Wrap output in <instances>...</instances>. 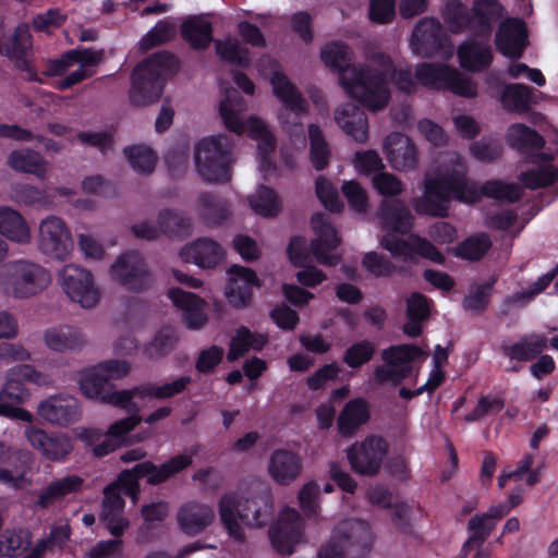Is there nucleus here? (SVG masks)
Segmentation results:
<instances>
[{
  "instance_id": "nucleus-1",
  "label": "nucleus",
  "mask_w": 558,
  "mask_h": 558,
  "mask_svg": "<svg viewBox=\"0 0 558 558\" xmlns=\"http://www.w3.org/2000/svg\"><path fill=\"white\" fill-rule=\"evenodd\" d=\"M323 62L338 72L339 84L345 94L369 110L387 106L390 93L389 82L395 77L397 86L411 92L415 82L409 70L393 71L389 57L378 53L365 65L351 63L352 51L342 43H330L320 52Z\"/></svg>"
},
{
  "instance_id": "nucleus-2",
  "label": "nucleus",
  "mask_w": 558,
  "mask_h": 558,
  "mask_svg": "<svg viewBox=\"0 0 558 558\" xmlns=\"http://www.w3.org/2000/svg\"><path fill=\"white\" fill-rule=\"evenodd\" d=\"M438 166L425 173L423 196L415 203L417 213L445 216L451 199L473 204L482 195L500 201L513 202L521 195L515 184L488 181L481 189L465 179L466 163L456 151L445 153L438 158Z\"/></svg>"
},
{
  "instance_id": "nucleus-3",
  "label": "nucleus",
  "mask_w": 558,
  "mask_h": 558,
  "mask_svg": "<svg viewBox=\"0 0 558 558\" xmlns=\"http://www.w3.org/2000/svg\"><path fill=\"white\" fill-rule=\"evenodd\" d=\"M444 22L452 33L470 28L478 38L469 39L458 49L462 68L480 71L493 60L489 35L493 25L501 17L502 7L496 0H476L469 14L459 0H445L441 8Z\"/></svg>"
},
{
  "instance_id": "nucleus-4",
  "label": "nucleus",
  "mask_w": 558,
  "mask_h": 558,
  "mask_svg": "<svg viewBox=\"0 0 558 558\" xmlns=\"http://www.w3.org/2000/svg\"><path fill=\"white\" fill-rule=\"evenodd\" d=\"M379 219L385 231L380 244L393 257L411 260L415 256H421L434 263H444V255L428 240L415 234L403 238L411 229L412 215L401 201H383Z\"/></svg>"
},
{
  "instance_id": "nucleus-5",
  "label": "nucleus",
  "mask_w": 558,
  "mask_h": 558,
  "mask_svg": "<svg viewBox=\"0 0 558 558\" xmlns=\"http://www.w3.org/2000/svg\"><path fill=\"white\" fill-rule=\"evenodd\" d=\"M247 104L234 89H225V97L220 100L219 114L227 130L238 135L247 133L257 143L256 158L258 170L267 179L275 172L271 154L276 148V137L269 125L256 116L244 119Z\"/></svg>"
},
{
  "instance_id": "nucleus-6",
  "label": "nucleus",
  "mask_w": 558,
  "mask_h": 558,
  "mask_svg": "<svg viewBox=\"0 0 558 558\" xmlns=\"http://www.w3.org/2000/svg\"><path fill=\"white\" fill-rule=\"evenodd\" d=\"M258 71L268 77L274 96L281 102L277 119L282 131L294 149H303L306 141L302 116L307 112V101L272 58L263 57L258 62Z\"/></svg>"
},
{
  "instance_id": "nucleus-7",
  "label": "nucleus",
  "mask_w": 558,
  "mask_h": 558,
  "mask_svg": "<svg viewBox=\"0 0 558 558\" xmlns=\"http://www.w3.org/2000/svg\"><path fill=\"white\" fill-rule=\"evenodd\" d=\"M218 510L228 535L236 542H242L245 537L242 524L251 527L266 524L274 511V499L269 492H227L218 501Z\"/></svg>"
},
{
  "instance_id": "nucleus-8",
  "label": "nucleus",
  "mask_w": 558,
  "mask_h": 558,
  "mask_svg": "<svg viewBox=\"0 0 558 558\" xmlns=\"http://www.w3.org/2000/svg\"><path fill=\"white\" fill-rule=\"evenodd\" d=\"M131 364L125 360H107L97 365L84 368L80 376L82 393L93 400L113 404L128 411L137 410L136 388L130 390H113L108 383L128 376Z\"/></svg>"
},
{
  "instance_id": "nucleus-9",
  "label": "nucleus",
  "mask_w": 558,
  "mask_h": 558,
  "mask_svg": "<svg viewBox=\"0 0 558 558\" xmlns=\"http://www.w3.org/2000/svg\"><path fill=\"white\" fill-rule=\"evenodd\" d=\"M49 269L28 258L12 259L0 265V294L14 300H28L51 284Z\"/></svg>"
},
{
  "instance_id": "nucleus-10",
  "label": "nucleus",
  "mask_w": 558,
  "mask_h": 558,
  "mask_svg": "<svg viewBox=\"0 0 558 558\" xmlns=\"http://www.w3.org/2000/svg\"><path fill=\"white\" fill-rule=\"evenodd\" d=\"M233 161V142L226 134L204 136L194 145L195 169L205 181H228Z\"/></svg>"
},
{
  "instance_id": "nucleus-11",
  "label": "nucleus",
  "mask_w": 558,
  "mask_h": 558,
  "mask_svg": "<svg viewBox=\"0 0 558 558\" xmlns=\"http://www.w3.org/2000/svg\"><path fill=\"white\" fill-rule=\"evenodd\" d=\"M178 64L173 56L162 52L153 56L132 74L130 100L136 106H147L159 99L165 77L175 71Z\"/></svg>"
},
{
  "instance_id": "nucleus-12",
  "label": "nucleus",
  "mask_w": 558,
  "mask_h": 558,
  "mask_svg": "<svg viewBox=\"0 0 558 558\" xmlns=\"http://www.w3.org/2000/svg\"><path fill=\"white\" fill-rule=\"evenodd\" d=\"M195 453L196 449L186 450L172 457L161 465H155L149 461L136 464L132 470L123 471L118 481L112 485H116L117 492L131 496L135 501L138 490V478L146 477L150 484L166 482L189 468L193 462Z\"/></svg>"
},
{
  "instance_id": "nucleus-13",
  "label": "nucleus",
  "mask_w": 558,
  "mask_h": 558,
  "mask_svg": "<svg viewBox=\"0 0 558 558\" xmlns=\"http://www.w3.org/2000/svg\"><path fill=\"white\" fill-rule=\"evenodd\" d=\"M124 501L116 485H110L105 490L100 519L114 536L113 539L100 541L88 551V558H121L123 554V542L118 538L130 525V521L123 515Z\"/></svg>"
},
{
  "instance_id": "nucleus-14",
  "label": "nucleus",
  "mask_w": 558,
  "mask_h": 558,
  "mask_svg": "<svg viewBox=\"0 0 558 558\" xmlns=\"http://www.w3.org/2000/svg\"><path fill=\"white\" fill-rule=\"evenodd\" d=\"M101 53L95 50H73L58 60L49 61L44 73L48 76H60L56 82L59 89H66L95 73Z\"/></svg>"
},
{
  "instance_id": "nucleus-15",
  "label": "nucleus",
  "mask_w": 558,
  "mask_h": 558,
  "mask_svg": "<svg viewBox=\"0 0 558 558\" xmlns=\"http://www.w3.org/2000/svg\"><path fill=\"white\" fill-rule=\"evenodd\" d=\"M415 78L426 87L448 89L463 97H474L477 93L476 85L472 80L442 63L423 62L418 64L415 70Z\"/></svg>"
},
{
  "instance_id": "nucleus-16",
  "label": "nucleus",
  "mask_w": 558,
  "mask_h": 558,
  "mask_svg": "<svg viewBox=\"0 0 558 558\" xmlns=\"http://www.w3.org/2000/svg\"><path fill=\"white\" fill-rule=\"evenodd\" d=\"M37 247L50 259H68L73 252L74 241L66 222L54 215L41 219L38 225Z\"/></svg>"
},
{
  "instance_id": "nucleus-17",
  "label": "nucleus",
  "mask_w": 558,
  "mask_h": 558,
  "mask_svg": "<svg viewBox=\"0 0 558 558\" xmlns=\"http://www.w3.org/2000/svg\"><path fill=\"white\" fill-rule=\"evenodd\" d=\"M423 355V351L410 344L393 345L381 353L383 364L374 369L373 378L378 385L397 386L412 372L411 363Z\"/></svg>"
},
{
  "instance_id": "nucleus-18",
  "label": "nucleus",
  "mask_w": 558,
  "mask_h": 558,
  "mask_svg": "<svg viewBox=\"0 0 558 558\" xmlns=\"http://www.w3.org/2000/svg\"><path fill=\"white\" fill-rule=\"evenodd\" d=\"M411 51L423 58L439 56L444 59L453 53V44L442 33L440 23L433 17L420 20L411 35Z\"/></svg>"
},
{
  "instance_id": "nucleus-19",
  "label": "nucleus",
  "mask_w": 558,
  "mask_h": 558,
  "mask_svg": "<svg viewBox=\"0 0 558 558\" xmlns=\"http://www.w3.org/2000/svg\"><path fill=\"white\" fill-rule=\"evenodd\" d=\"M59 282L64 293L83 308L95 307L101 298V291L93 274L77 265L69 264L61 268Z\"/></svg>"
},
{
  "instance_id": "nucleus-20",
  "label": "nucleus",
  "mask_w": 558,
  "mask_h": 558,
  "mask_svg": "<svg viewBox=\"0 0 558 558\" xmlns=\"http://www.w3.org/2000/svg\"><path fill=\"white\" fill-rule=\"evenodd\" d=\"M141 421L140 416L132 415L111 424L105 434L96 428H82L76 433V437L90 447L95 456L104 457L120 446L125 445L129 440L130 432Z\"/></svg>"
},
{
  "instance_id": "nucleus-21",
  "label": "nucleus",
  "mask_w": 558,
  "mask_h": 558,
  "mask_svg": "<svg viewBox=\"0 0 558 558\" xmlns=\"http://www.w3.org/2000/svg\"><path fill=\"white\" fill-rule=\"evenodd\" d=\"M388 452L387 441L379 436H367L352 444L347 457L352 470L362 475L378 473Z\"/></svg>"
},
{
  "instance_id": "nucleus-22",
  "label": "nucleus",
  "mask_w": 558,
  "mask_h": 558,
  "mask_svg": "<svg viewBox=\"0 0 558 558\" xmlns=\"http://www.w3.org/2000/svg\"><path fill=\"white\" fill-rule=\"evenodd\" d=\"M109 275L112 281L130 291H143L153 282L144 259L135 252L120 255L111 265Z\"/></svg>"
},
{
  "instance_id": "nucleus-23",
  "label": "nucleus",
  "mask_w": 558,
  "mask_h": 558,
  "mask_svg": "<svg viewBox=\"0 0 558 558\" xmlns=\"http://www.w3.org/2000/svg\"><path fill=\"white\" fill-rule=\"evenodd\" d=\"M28 424L23 430L27 444L48 461H64L73 449L71 438L63 433H48Z\"/></svg>"
},
{
  "instance_id": "nucleus-24",
  "label": "nucleus",
  "mask_w": 558,
  "mask_h": 558,
  "mask_svg": "<svg viewBox=\"0 0 558 558\" xmlns=\"http://www.w3.org/2000/svg\"><path fill=\"white\" fill-rule=\"evenodd\" d=\"M26 381L44 386L48 385L50 379L31 365L14 366L7 373L5 381L0 390V400L9 401L12 404L26 402L31 397L29 390L25 387Z\"/></svg>"
},
{
  "instance_id": "nucleus-25",
  "label": "nucleus",
  "mask_w": 558,
  "mask_h": 558,
  "mask_svg": "<svg viewBox=\"0 0 558 558\" xmlns=\"http://www.w3.org/2000/svg\"><path fill=\"white\" fill-rule=\"evenodd\" d=\"M269 538L277 551L291 554L303 538V521L300 513L293 508H283L277 521L270 526Z\"/></svg>"
},
{
  "instance_id": "nucleus-26",
  "label": "nucleus",
  "mask_w": 558,
  "mask_h": 558,
  "mask_svg": "<svg viewBox=\"0 0 558 558\" xmlns=\"http://www.w3.org/2000/svg\"><path fill=\"white\" fill-rule=\"evenodd\" d=\"M311 225L315 235L311 242V252L315 259L326 266L337 265L340 255L332 253L341 242L337 230L323 214L314 215Z\"/></svg>"
},
{
  "instance_id": "nucleus-27",
  "label": "nucleus",
  "mask_w": 558,
  "mask_h": 558,
  "mask_svg": "<svg viewBox=\"0 0 558 558\" xmlns=\"http://www.w3.org/2000/svg\"><path fill=\"white\" fill-rule=\"evenodd\" d=\"M34 462V456L26 449H13L0 442V483L12 488L28 484L26 472Z\"/></svg>"
},
{
  "instance_id": "nucleus-28",
  "label": "nucleus",
  "mask_w": 558,
  "mask_h": 558,
  "mask_svg": "<svg viewBox=\"0 0 558 558\" xmlns=\"http://www.w3.org/2000/svg\"><path fill=\"white\" fill-rule=\"evenodd\" d=\"M256 272L247 267L232 265L227 270L225 298L234 308H244L251 303L253 291L260 287Z\"/></svg>"
},
{
  "instance_id": "nucleus-29",
  "label": "nucleus",
  "mask_w": 558,
  "mask_h": 558,
  "mask_svg": "<svg viewBox=\"0 0 558 558\" xmlns=\"http://www.w3.org/2000/svg\"><path fill=\"white\" fill-rule=\"evenodd\" d=\"M178 256L184 264L208 270L216 268L225 260L226 252L214 239L202 236L182 245Z\"/></svg>"
},
{
  "instance_id": "nucleus-30",
  "label": "nucleus",
  "mask_w": 558,
  "mask_h": 558,
  "mask_svg": "<svg viewBox=\"0 0 558 558\" xmlns=\"http://www.w3.org/2000/svg\"><path fill=\"white\" fill-rule=\"evenodd\" d=\"M36 412L41 420L57 426L71 425L82 416L78 400L70 395L62 393L50 396L40 401Z\"/></svg>"
},
{
  "instance_id": "nucleus-31",
  "label": "nucleus",
  "mask_w": 558,
  "mask_h": 558,
  "mask_svg": "<svg viewBox=\"0 0 558 558\" xmlns=\"http://www.w3.org/2000/svg\"><path fill=\"white\" fill-rule=\"evenodd\" d=\"M136 238L154 240L161 233L174 238H183L191 233V221L179 213L162 210L158 217V226L148 221H141L132 227Z\"/></svg>"
},
{
  "instance_id": "nucleus-32",
  "label": "nucleus",
  "mask_w": 558,
  "mask_h": 558,
  "mask_svg": "<svg viewBox=\"0 0 558 558\" xmlns=\"http://www.w3.org/2000/svg\"><path fill=\"white\" fill-rule=\"evenodd\" d=\"M383 153L389 166L397 171H411L418 165L417 148L405 134L389 133L383 142Z\"/></svg>"
},
{
  "instance_id": "nucleus-33",
  "label": "nucleus",
  "mask_w": 558,
  "mask_h": 558,
  "mask_svg": "<svg viewBox=\"0 0 558 558\" xmlns=\"http://www.w3.org/2000/svg\"><path fill=\"white\" fill-rule=\"evenodd\" d=\"M167 298L181 312L182 319L191 329H201L208 322V304L205 299L178 287L167 290Z\"/></svg>"
},
{
  "instance_id": "nucleus-34",
  "label": "nucleus",
  "mask_w": 558,
  "mask_h": 558,
  "mask_svg": "<svg viewBox=\"0 0 558 558\" xmlns=\"http://www.w3.org/2000/svg\"><path fill=\"white\" fill-rule=\"evenodd\" d=\"M332 538L340 546H344V550L353 549L359 554L371 550L375 542V534L371 525L362 520H348L341 523Z\"/></svg>"
},
{
  "instance_id": "nucleus-35",
  "label": "nucleus",
  "mask_w": 558,
  "mask_h": 558,
  "mask_svg": "<svg viewBox=\"0 0 558 558\" xmlns=\"http://www.w3.org/2000/svg\"><path fill=\"white\" fill-rule=\"evenodd\" d=\"M527 46V31L523 21L509 19L496 34V47L507 58H520Z\"/></svg>"
},
{
  "instance_id": "nucleus-36",
  "label": "nucleus",
  "mask_w": 558,
  "mask_h": 558,
  "mask_svg": "<svg viewBox=\"0 0 558 558\" xmlns=\"http://www.w3.org/2000/svg\"><path fill=\"white\" fill-rule=\"evenodd\" d=\"M177 520L185 534L196 535L214 522L215 511L207 504L189 501L179 509Z\"/></svg>"
},
{
  "instance_id": "nucleus-37",
  "label": "nucleus",
  "mask_w": 558,
  "mask_h": 558,
  "mask_svg": "<svg viewBox=\"0 0 558 558\" xmlns=\"http://www.w3.org/2000/svg\"><path fill=\"white\" fill-rule=\"evenodd\" d=\"M45 345L58 353L74 352L82 349L86 343L83 331L70 325H57L44 331Z\"/></svg>"
},
{
  "instance_id": "nucleus-38",
  "label": "nucleus",
  "mask_w": 558,
  "mask_h": 558,
  "mask_svg": "<svg viewBox=\"0 0 558 558\" xmlns=\"http://www.w3.org/2000/svg\"><path fill=\"white\" fill-rule=\"evenodd\" d=\"M338 126L359 144L368 140V121L365 112L352 104H345L335 111Z\"/></svg>"
},
{
  "instance_id": "nucleus-39",
  "label": "nucleus",
  "mask_w": 558,
  "mask_h": 558,
  "mask_svg": "<svg viewBox=\"0 0 558 558\" xmlns=\"http://www.w3.org/2000/svg\"><path fill=\"white\" fill-rule=\"evenodd\" d=\"M508 513L507 508L490 507L485 513L476 514L470 519L468 527L471 533L462 547V553L468 554L471 548H478L488 537L497 521Z\"/></svg>"
},
{
  "instance_id": "nucleus-40",
  "label": "nucleus",
  "mask_w": 558,
  "mask_h": 558,
  "mask_svg": "<svg viewBox=\"0 0 558 558\" xmlns=\"http://www.w3.org/2000/svg\"><path fill=\"white\" fill-rule=\"evenodd\" d=\"M0 235L20 245L32 242V230L27 220L10 206H0Z\"/></svg>"
},
{
  "instance_id": "nucleus-41",
  "label": "nucleus",
  "mask_w": 558,
  "mask_h": 558,
  "mask_svg": "<svg viewBox=\"0 0 558 558\" xmlns=\"http://www.w3.org/2000/svg\"><path fill=\"white\" fill-rule=\"evenodd\" d=\"M302 470L301 458L291 450H275L269 459L268 473L279 484L287 485L293 482Z\"/></svg>"
},
{
  "instance_id": "nucleus-42",
  "label": "nucleus",
  "mask_w": 558,
  "mask_h": 558,
  "mask_svg": "<svg viewBox=\"0 0 558 558\" xmlns=\"http://www.w3.org/2000/svg\"><path fill=\"white\" fill-rule=\"evenodd\" d=\"M7 162L12 170L32 173L41 180L46 179L50 173L49 162L39 153L28 148L11 151Z\"/></svg>"
},
{
  "instance_id": "nucleus-43",
  "label": "nucleus",
  "mask_w": 558,
  "mask_h": 558,
  "mask_svg": "<svg viewBox=\"0 0 558 558\" xmlns=\"http://www.w3.org/2000/svg\"><path fill=\"white\" fill-rule=\"evenodd\" d=\"M498 101L507 112L524 113L531 109L534 102L533 90L523 84H505L498 93Z\"/></svg>"
},
{
  "instance_id": "nucleus-44",
  "label": "nucleus",
  "mask_w": 558,
  "mask_h": 558,
  "mask_svg": "<svg viewBox=\"0 0 558 558\" xmlns=\"http://www.w3.org/2000/svg\"><path fill=\"white\" fill-rule=\"evenodd\" d=\"M83 483V478L74 474L54 478L39 492L37 505L47 508L71 494L78 493Z\"/></svg>"
},
{
  "instance_id": "nucleus-45",
  "label": "nucleus",
  "mask_w": 558,
  "mask_h": 558,
  "mask_svg": "<svg viewBox=\"0 0 558 558\" xmlns=\"http://www.w3.org/2000/svg\"><path fill=\"white\" fill-rule=\"evenodd\" d=\"M368 418V404L365 400L357 398L349 401L338 416L339 434L343 437H352Z\"/></svg>"
},
{
  "instance_id": "nucleus-46",
  "label": "nucleus",
  "mask_w": 558,
  "mask_h": 558,
  "mask_svg": "<svg viewBox=\"0 0 558 558\" xmlns=\"http://www.w3.org/2000/svg\"><path fill=\"white\" fill-rule=\"evenodd\" d=\"M520 179L526 187H544L558 180V169L549 157L537 155L533 160L532 168L522 173Z\"/></svg>"
},
{
  "instance_id": "nucleus-47",
  "label": "nucleus",
  "mask_w": 558,
  "mask_h": 558,
  "mask_svg": "<svg viewBox=\"0 0 558 558\" xmlns=\"http://www.w3.org/2000/svg\"><path fill=\"white\" fill-rule=\"evenodd\" d=\"M267 342L266 333L253 332L246 327H240L231 338L228 360L235 361L248 350L260 351Z\"/></svg>"
},
{
  "instance_id": "nucleus-48",
  "label": "nucleus",
  "mask_w": 558,
  "mask_h": 558,
  "mask_svg": "<svg viewBox=\"0 0 558 558\" xmlns=\"http://www.w3.org/2000/svg\"><path fill=\"white\" fill-rule=\"evenodd\" d=\"M429 315L427 299L421 293H413L407 301V323L403 331L410 337L418 336L423 328V322Z\"/></svg>"
},
{
  "instance_id": "nucleus-49",
  "label": "nucleus",
  "mask_w": 558,
  "mask_h": 558,
  "mask_svg": "<svg viewBox=\"0 0 558 558\" xmlns=\"http://www.w3.org/2000/svg\"><path fill=\"white\" fill-rule=\"evenodd\" d=\"M211 24L201 16H192L181 25V35L194 49H205L211 43Z\"/></svg>"
},
{
  "instance_id": "nucleus-50",
  "label": "nucleus",
  "mask_w": 558,
  "mask_h": 558,
  "mask_svg": "<svg viewBox=\"0 0 558 558\" xmlns=\"http://www.w3.org/2000/svg\"><path fill=\"white\" fill-rule=\"evenodd\" d=\"M196 210L208 227L220 226L230 216L228 205L210 194H202L198 197Z\"/></svg>"
},
{
  "instance_id": "nucleus-51",
  "label": "nucleus",
  "mask_w": 558,
  "mask_h": 558,
  "mask_svg": "<svg viewBox=\"0 0 558 558\" xmlns=\"http://www.w3.org/2000/svg\"><path fill=\"white\" fill-rule=\"evenodd\" d=\"M251 209L266 218L275 217L281 211V201L277 193L265 185H259L247 196Z\"/></svg>"
},
{
  "instance_id": "nucleus-52",
  "label": "nucleus",
  "mask_w": 558,
  "mask_h": 558,
  "mask_svg": "<svg viewBox=\"0 0 558 558\" xmlns=\"http://www.w3.org/2000/svg\"><path fill=\"white\" fill-rule=\"evenodd\" d=\"M506 141L511 147L522 153L541 149L544 144L539 134L522 123H513L508 128Z\"/></svg>"
},
{
  "instance_id": "nucleus-53",
  "label": "nucleus",
  "mask_w": 558,
  "mask_h": 558,
  "mask_svg": "<svg viewBox=\"0 0 558 558\" xmlns=\"http://www.w3.org/2000/svg\"><path fill=\"white\" fill-rule=\"evenodd\" d=\"M177 341L178 335L175 329L172 327H163L144 345L142 353L147 360H160L173 350Z\"/></svg>"
},
{
  "instance_id": "nucleus-54",
  "label": "nucleus",
  "mask_w": 558,
  "mask_h": 558,
  "mask_svg": "<svg viewBox=\"0 0 558 558\" xmlns=\"http://www.w3.org/2000/svg\"><path fill=\"white\" fill-rule=\"evenodd\" d=\"M190 383H191V378L189 376H182L171 383H166L162 385L146 384V385L136 387V398L142 399V400L146 399V398H155V399L171 398V397L184 391Z\"/></svg>"
},
{
  "instance_id": "nucleus-55",
  "label": "nucleus",
  "mask_w": 558,
  "mask_h": 558,
  "mask_svg": "<svg viewBox=\"0 0 558 558\" xmlns=\"http://www.w3.org/2000/svg\"><path fill=\"white\" fill-rule=\"evenodd\" d=\"M547 348V339L543 335H531L521 341L508 347L506 354L511 360L530 361Z\"/></svg>"
},
{
  "instance_id": "nucleus-56",
  "label": "nucleus",
  "mask_w": 558,
  "mask_h": 558,
  "mask_svg": "<svg viewBox=\"0 0 558 558\" xmlns=\"http://www.w3.org/2000/svg\"><path fill=\"white\" fill-rule=\"evenodd\" d=\"M215 49L216 53L226 62L243 68L250 63L248 51L235 38L226 37L216 40Z\"/></svg>"
},
{
  "instance_id": "nucleus-57",
  "label": "nucleus",
  "mask_w": 558,
  "mask_h": 558,
  "mask_svg": "<svg viewBox=\"0 0 558 558\" xmlns=\"http://www.w3.org/2000/svg\"><path fill=\"white\" fill-rule=\"evenodd\" d=\"M355 172L360 175H371L379 173L385 169L381 157L375 149L357 150L351 160Z\"/></svg>"
},
{
  "instance_id": "nucleus-58",
  "label": "nucleus",
  "mask_w": 558,
  "mask_h": 558,
  "mask_svg": "<svg viewBox=\"0 0 558 558\" xmlns=\"http://www.w3.org/2000/svg\"><path fill=\"white\" fill-rule=\"evenodd\" d=\"M131 167L138 173H150L156 165V155L150 147L144 145L131 146L124 149Z\"/></svg>"
},
{
  "instance_id": "nucleus-59",
  "label": "nucleus",
  "mask_w": 558,
  "mask_h": 558,
  "mask_svg": "<svg viewBox=\"0 0 558 558\" xmlns=\"http://www.w3.org/2000/svg\"><path fill=\"white\" fill-rule=\"evenodd\" d=\"M311 143V160L316 170L324 169L329 159V147L323 136L322 130L316 124L308 126Z\"/></svg>"
},
{
  "instance_id": "nucleus-60",
  "label": "nucleus",
  "mask_w": 558,
  "mask_h": 558,
  "mask_svg": "<svg viewBox=\"0 0 558 558\" xmlns=\"http://www.w3.org/2000/svg\"><path fill=\"white\" fill-rule=\"evenodd\" d=\"M31 544V535L25 530L7 531L0 536V556H16Z\"/></svg>"
},
{
  "instance_id": "nucleus-61",
  "label": "nucleus",
  "mask_w": 558,
  "mask_h": 558,
  "mask_svg": "<svg viewBox=\"0 0 558 558\" xmlns=\"http://www.w3.org/2000/svg\"><path fill=\"white\" fill-rule=\"evenodd\" d=\"M490 247L489 238L484 234L470 236L456 247V255L462 258L475 260L481 258Z\"/></svg>"
},
{
  "instance_id": "nucleus-62",
  "label": "nucleus",
  "mask_w": 558,
  "mask_h": 558,
  "mask_svg": "<svg viewBox=\"0 0 558 558\" xmlns=\"http://www.w3.org/2000/svg\"><path fill=\"white\" fill-rule=\"evenodd\" d=\"M372 185L378 194L385 197L398 196L404 190V184L398 177L384 170L373 175Z\"/></svg>"
},
{
  "instance_id": "nucleus-63",
  "label": "nucleus",
  "mask_w": 558,
  "mask_h": 558,
  "mask_svg": "<svg viewBox=\"0 0 558 558\" xmlns=\"http://www.w3.org/2000/svg\"><path fill=\"white\" fill-rule=\"evenodd\" d=\"M341 191L353 211L359 214L366 211L368 206L367 194L357 181H344L341 185Z\"/></svg>"
},
{
  "instance_id": "nucleus-64",
  "label": "nucleus",
  "mask_w": 558,
  "mask_h": 558,
  "mask_svg": "<svg viewBox=\"0 0 558 558\" xmlns=\"http://www.w3.org/2000/svg\"><path fill=\"white\" fill-rule=\"evenodd\" d=\"M375 353V345L371 341H359L350 345L344 354V363L352 367L357 368L367 363Z\"/></svg>"
}]
</instances>
